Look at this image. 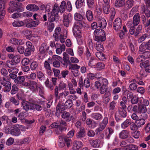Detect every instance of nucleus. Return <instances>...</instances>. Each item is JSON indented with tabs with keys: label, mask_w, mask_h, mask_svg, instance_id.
Wrapping results in <instances>:
<instances>
[{
	"label": "nucleus",
	"mask_w": 150,
	"mask_h": 150,
	"mask_svg": "<svg viewBox=\"0 0 150 150\" xmlns=\"http://www.w3.org/2000/svg\"><path fill=\"white\" fill-rule=\"evenodd\" d=\"M134 2L132 0H128L125 4V6L127 9L131 8L133 6Z\"/></svg>",
	"instance_id": "35"
},
{
	"label": "nucleus",
	"mask_w": 150,
	"mask_h": 150,
	"mask_svg": "<svg viewBox=\"0 0 150 150\" xmlns=\"http://www.w3.org/2000/svg\"><path fill=\"white\" fill-rule=\"evenodd\" d=\"M0 83L3 85V89L5 92H9L11 89V84L10 82L6 80L5 77L1 78L0 79Z\"/></svg>",
	"instance_id": "3"
},
{
	"label": "nucleus",
	"mask_w": 150,
	"mask_h": 150,
	"mask_svg": "<svg viewBox=\"0 0 150 150\" xmlns=\"http://www.w3.org/2000/svg\"><path fill=\"white\" fill-rule=\"evenodd\" d=\"M59 130L61 131H66L67 129V124L66 122L61 119L59 120Z\"/></svg>",
	"instance_id": "12"
},
{
	"label": "nucleus",
	"mask_w": 150,
	"mask_h": 150,
	"mask_svg": "<svg viewBox=\"0 0 150 150\" xmlns=\"http://www.w3.org/2000/svg\"><path fill=\"white\" fill-rule=\"evenodd\" d=\"M21 104L23 108L25 110L28 111L29 110V103L27 104L25 102H21Z\"/></svg>",
	"instance_id": "55"
},
{
	"label": "nucleus",
	"mask_w": 150,
	"mask_h": 150,
	"mask_svg": "<svg viewBox=\"0 0 150 150\" xmlns=\"http://www.w3.org/2000/svg\"><path fill=\"white\" fill-rule=\"evenodd\" d=\"M9 7L8 8V11L10 13H12L15 11L21 12L23 11L24 9L20 3L12 1L9 3Z\"/></svg>",
	"instance_id": "1"
},
{
	"label": "nucleus",
	"mask_w": 150,
	"mask_h": 150,
	"mask_svg": "<svg viewBox=\"0 0 150 150\" xmlns=\"http://www.w3.org/2000/svg\"><path fill=\"white\" fill-rule=\"evenodd\" d=\"M102 9H103V4H102V5H99L97 6L96 8V12L98 15H100L102 13Z\"/></svg>",
	"instance_id": "39"
},
{
	"label": "nucleus",
	"mask_w": 150,
	"mask_h": 150,
	"mask_svg": "<svg viewBox=\"0 0 150 150\" xmlns=\"http://www.w3.org/2000/svg\"><path fill=\"white\" fill-rule=\"evenodd\" d=\"M44 67L46 69L47 74L50 75L52 73V71L51 69L50 65L48 62L47 61L45 62Z\"/></svg>",
	"instance_id": "16"
},
{
	"label": "nucleus",
	"mask_w": 150,
	"mask_h": 150,
	"mask_svg": "<svg viewBox=\"0 0 150 150\" xmlns=\"http://www.w3.org/2000/svg\"><path fill=\"white\" fill-rule=\"evenodd\" d=\"M72 19V16L70 13L64 14L63 16L62 22L64 25L68 27L69 24L71 22Z\"/></svg>",
	"instance_id": "4"
},
{
	"label": "nucleus",
	"mask_w": 150,
	"mask_h": 150,
	"mask_svg": "<svg viewBox=\"0 0 150 150\" xmlns=\"http://www.w3.org/2000/svg\"><path fill=\"white\" fill-rule=\"evenodd\" d=\"M125 3V0H116L115 2V6L118 8L122 6Z\"/></svg>",
	"instance_id": "21"
},
{
	"label": "nucleus",
	"mask_w": 150,
	"mask_h": 150,
	"mask_svg": "<svg viewBox=\"0 0 150 150\" xmlns=\"http://www.w3.org/2000/svg\"><path fill=\"white\" fill-rule=\"evenodd\" d=\"M25 80V78L24 76H18L14 80V81L18 84H21L24 82Z\"/></svg>",
	"instance_id": "18"
},
{
	"label": "nucleus",
	"mask_w": 150,
	"mask_h": 150,
	"mask_svg": "<svg viewBox=\"0 0 150 150\" xmlns=\"http://www.w3.org/2000/svg\"><path fill=\"white\" fill-rule=\"evenodd\" d=\"M63 60L66 63H67L69 62V55L66 52L63 53Z\"/></svg>",
	"instance_id": "40"
},
{
	"label": "nucleus",
	"mask_w": 150,
	"mask_h": 150,
	"mask_svg": "<svg viewBox=\"0 0 150 150\" xmlns=\"http://www.w3.org/2000/svg\"><path fill=\"white\" fill-rule=\"evenodd\" d=\"M10 132L12 135L16 136H18L21 134L20 129L16 126L11 127Z\"/></svg>",
	"instance_id": "7"
},
{
	"label": "nucleus",
	"mask_w": 150,
	"mask_h": 150,
	"mask_svg": "<svg viewBox=\"0 0 150 150\" xmlns=\"http://www.w3.org/2000/svg\"><path fill=\"white\" fill-rule=\"evenodd\" d=\"M140 66L141 68H144L146 71L150 72V65L148 60H146L144 62L141 63Z\"/></svg>",
	"instance_id": "8"
},
{
	"label": "nucleus",
	"mask_w": 150,
	"mask_h": 150,
	"mask_svg": "<svg viewBox=\"0 0 150 150\" xmlns=\"http://www.w3.org/2000/svg\"><path fill=\"white\" fill-rule=\"evenodd\" d=\"M39 63L36 61L32 62L30 65V69L31 70H36L38 69Z\"/></svg>",
	"instance_id": "22"
},
{
	"label": "nucleus",
	"mask_w": 150,
	"mask_h": 150,
	"mask_svg": "<svg viewBox=\"0 0 150 150\" xmlns=\"http://www.w3.org/2000/svg\"><path fill=\"white\" fill-rule=\"evenodd\" d=\"M65 108L63 106L61 105L60 103H58L56 107V110L57 112L62 113V111L65 110Z\"/></svg>",
	"instance_id": "29"
},
{
	"label": "nucleus",
	"mask_w": 150,
	"mask_h": 150,
	"mask_svg": "<svg viewBox=\"0 0 150 150\" xmlns=\"http://www.w3.org/2000/svg\"><path fill=\"white\" fill-rule=\"evenodd\" d=\"M99 141L98 140H95L92 141L91 142V145L94 147H97L99 146Z\"/></svg>",
	"instance_id": "45"
},
{
	"label": "nucleus",
	"mask_w": 150,
	"mask_h": 150,
	"mask_svg": "<svg viewBox=\"0 0 150 150\" xmlns=\"http://www.w3.org/2000/svg\"><path fill=\"white\" fill-rule=\"evenodd\" d=\"M66 8V3L65 1H62L59 6V13H62L64 12Z\"/></svg>",
	"instance_id": "19"
},
{
	"label": "nucleus",
	"mask_w": 150,
	"mask_h": 150,
	"mask_svg": "<svg viewBox=\"0 0 150 150\" xmlns=\"http://www.w3.org/2000/svg\"><path fill=\"white\" fill-rule=\"evenodd\" d=\"M39 85L35 81H30L29 89L33 92L38 91Z\"/></svg>",
	"instance_id": "6"
},
{
	"label": "nucleus",
	"mask_w": 150,
	"mask_h": 150,
	"mask_svg": "<svg viewBox=\"0 0 150 150\" xmlns=\"http://www.w3.org/2000/svg\"><path fill=\"white\" fill-rule=\"evenodd\" d=\"M121 19L119 18H116L114 21L113 23V28L116 31H118L121 29Z\"/></svg>",
	"instance_id": "5"
},
{
	"label": "nucleus",
	"mask_w": 150,
	"mask_h": 150,
	"mask_svg": "<svg viewBox=\"0 0 150 150\" xmlns=\"http://www.w3.org/2000/svg\"><path fill=\"white\" fill-rule=\"evenodd\" d=\"M37 75L38 78L40 80H42L45 79V76L42 71H38L37 73Z\"/></svg>",
	"instance_id": "32"
},
{
	"label": "nucleus",
	"mask_w": 150,
	"mask_h": 150,
	"mask_svg": "<svg viewBox=\"0 0 150 150\" xmlns=\"http://www.w3.org/2000/svg\"><path fill=\"white\" fill-rule=\"evenodd\" d=\"M5 2L4 0H0V11H5Z\"/></svg>",
	"instance_id": "43"
},
{
	"label": "nucleus",
	"mask_w": 150,
	"mask_h": 150,
	"mask_svg": "<svg viewBox=\"0 0 150 150\" xmlns=\"http://www.w3.org/2000/svg\"><path fill=\"white\" fill-rule=\"evenodd\" d=\"M82 143L80 141H74L73 149L74 150H78L82 147Z\"/></svg>",
	"instance_id": "17"
},
{
	"label": "nucleus",
	"mask_w": 150,
	"mask_h": 150,
	"mask_svg": "<svg viewBox=\"0 0 150 150\" xmlns=\"http://www.w3.org/2000/svg\"><path fill=\"white\" fill-rule=\"evenodd\" d=\"M13 65L14 64L12 61L8 60L4 64L3 67H5L7 66V67L11 68L13 66Z\"/></svg>",
	"instance_id": "37"
},
{
	"label": "nucleus",
	"mask_w": 150,
	"mask_h": 150,
	"mask_svg": "<svg viewBox=\"0 0 150 150\" xmlns=\"http://www.w3.org/2000/svg\"><path fill=\"white\" fill-rule=\"evenodd\" d=\"M84 19L79 21L78 22V24L81 27H87L88 26V24L85 22Z\"/></svg>",
	"instance_id": "50"
},
{
	"label": "nucleus",
	"mask_w": 150,
	"mask_h": 150,
	"mask_svg": "<svg viewBox=\"0 0 150 150\" xmlns=\"http://www.w3.org/2000/svg\"><path fill=\"white\" fill-rule=\"evenodd\" d=\"M92 117L93 119L96 120L100 119L102 117L101 115L100 114L98 113H93L92 114Z\"/></svg>",
	"instance_id": "46"
},
{
	"label": "nucleus",
	"mask_w": 150,
	"mask_h": 150,
	"mask_svg": "<svg viewBox=\"0 0 150 150\" xmlns=\"http://www.w3.org/2000/svg\"><path fill=\"white\" fill-rule=\"evenodd\" d=\"M75 19L77 21H79L83 19V18L82 16L79 13H76L74 15Z\"/></svg>",
	"instance_id": "38"
},
{
	"label": "nucleus",
	"mask_w": 150,
	"mask_h": 150,
	"mask_svg": "<svg viewBox=\"0 0 150 150\" xmlns=\"http://www.w3.org/2000/svg\"><path fill=\"white\" fill-rule=\"evenodd\" d=\"M8 71L10 73L16 75L18 72V69L16 68H11L8 69Z\"/></svg>",
	"instance_id": "56"
},
{
	"label": "nucleus",
	"mask_w": 150,
	"mask_h": 150,
	"mask_svg": "<svg viewBox=\"0 0 150 150\" xmlns=\"http://www.w3.org/2000/svg\"><path fill=\"white\" fill-rule=\"evenodd\" d=\"M133 21L135 26H137L138 24L140 22V16L139 13H137L134 16Z\"/></svg>",
	"instance_id": "20"
},
{
	"label": "nucleus",
	"mask_w": 150,
	"mask_h": 150,
	"mask_svg": "<svg viewBox=\"0 0 150 150\" xmlns=\"http://www.w3.org/2000/svg\"><path fill=\"white\" fill-rule=\"evenodd\" d=\"M108 82L106 79L104 78V92L105 94L104 95L105 97V103L109 101L110 98L111 96V88L110 87H108Z\"/></svg>",
	"instance_id": "2"
},
{
	"label": "nucleus",
	"mask_w": 150,
	"mask_h": 150,
	"mask_svg": "<svg viewBox=\"0 0 150 150\" xmlns=\"http://www.w3.org/2000/svg\"><path fill=\"white\" fill-rule=\"evenodd\" d=\"M128 134L129 132L127 131L123 130L120 133L119 137L122 139H125L128 137Z\"/></svg>",
	"instance_id": "24"
},
{
	"label": "nucleus",
	"mask_w": 150,
	"mask_h": 150,
	"mask_svg": "<svg viewBox=\"0 0 150 150\" xmlns=\"http://www.w3.org/2000/svg\"><path fill=\"white\" fill-rule=\"evenodd\" d=\"M85 135V129L82 127L80 128L79 131L76 134V137L77 139H81L84 137Z\"/></svg>",
	"instance_id": "14"
},
{
	"label": "nucleus",
	"mask_w": 150,
	"mask_h": 150,
	"mask_svg": "<svg viewBox=\"0 0 150 150\" xmlns=\"http://www.w3.org/2000/svg\"><path fill=\"white\" fill-rule=\"evenodd\" d=\"M49 47L47 46V44L43 43L40 47L39 51L41 53L43 54L47 52L49 50Z\"/></svg>",
	"instance_id": "15"
},
{
	"label": "nucleus",
	"mask_w": 150,
	"mask_h": 150,
	"mask_svg": "<svg viewBox=\"0 0 150 150\" xmlns=\"http://www.w3.org/2000/svg\"><path fill=\"white\" fill-rule=\"evenodd\" d=\"M26 9L32 11H36L39 9V7L35 4H29L26 7Z\"/></svg>",
	"instance_id": "11"
},
{
	"label": "nucleus",
	"mask_w": 150,
	"mask_h": 150,
	"mask_svg": "<svg viewBox=\"0 0 150 150\" xmlns=\"http://www.w3.org/2000/svg\"><path fill=\"white\" fill-rule=\"evenodd\" d=\"M45 84L46 87L51 91L53 89V87L52 84L49 82L48 79L47 78L45 82Z\"/></svg>",
	"instance_id": "41"
},
{
	"label": "nucleus",
	"mask_w": 150,
	"mask_h": 150,
	"mask_svg": "<svg viewBox=\"0 0 150 150\" xmlns=\"http://www.w3.org/2000/svg\"><path fill=\"white\" fill-rule=\"evenodd\" d=\"M13 25L15 27H20L24 25V22L21 21H17L14 22L12 23Z\"/></svg>",
	"instance_id": "34"
},
{
	"label": "nucleus",
	"mask_w": 150,
	"mask_h": 150,
	"mask_svg": "<svg viewBox=\"0 0 150 150\" xmlns=\"http://www.w3.org/2000/svg\"><path fill=\"white\" fill-rule=\"evenodd\" d=\"M32 50V49H31L30 47L26 48L25 50V51L24 52L25 55L26 56H28L30 55L31 54V52Z\"/></svg>",
	"instance_id": "61"
},
{
	"label": "nucleus",
	"mask_w": 150,
	"mask_h": 150,
	"mask_svg": "<svg viewBox=\"0 0 150 150\" xmlns=\"http://www.w3.org/2000/svg\"><path fill=\"white\" fill-rule=\"evenodd\" d=\"M26 25V26L28 28H32L38 25L40 23L38 21H33L30 19H28Z\"/></svg>",
	"instance_id": "10"
},
{
	"label": "nucleus",
	"mask_w": 150,
	"mask_h": 150,
	"mask_svg": "<svg viewBox=\"0 0 150 150\" xmlns=\"http://www.w3.org/2000/svg\"><path fill=\"white\" fill-rule=\"evenodd\" d=\"M0 119L3 122H4V123L6 122V123H8L10 121L8 117L5 115L2 116L0 118Z\"/></svg>",
	"instance_id": "57"
},
{
	"label": "nucleus",
	"mask_w": 150,
	"mask_h": 150,
	"mask_svg": "<svg viewBox=\"0 0 150 150\" xmlns=\"http://www.w3.org/2000/svg\"><path fill=\"white\" fill-rule=\"evenodd\" d=\"M110 9V5L109 4H105L104 7V12L106 14H108L109 13Z\"/></svg>",
	"instance_id": "63"
},
{
	"label": "nucleus",
	"mask_w": 150,
	"mask_h": 150,
	"mask_svg": "<svg viewBox=\"0 0 150 150\" xmlns=\"http://www.w3.org/2000/svg\"><path fill=\"white\" fill-rule=\"evenodd\" d=\"M11 43L15 45H19L21 44V41L20 40H17L15 38H11L10 40Z\"/></svg>",
	"instance_id": "33"
},
{
	"label": "nucleus",
	"mask_w": 150,
	"mask_h": 150,
	"mask_svg": "<svg viewBox=\"0 0 150 150\" xmlns=\"http://www.w3.org/2000/svg\"><path fill=\"white\" fill-rule=\"evenodd\" d=\"M147 111L146 108L144 105H139L138 107V112L142 113H145Z\"/></svg>",
	"instance_id": "27"
},
{
	"label": "nucleus",
	"mask_w": 150,
	"mask_h": 150,
	"mask_svg": "<svg viewBox=\"0 0 150 150\" xmlns=\"http://www.w3.org/2000/svg\"><path fill=\"white\" fill-rule=\"evenodd\" d=\"M86 17L88 21H91L93 20V16L92 12L89 10L87 11L86 14Z\"/></svg>",
	"instance_id": "25"
},
{
	"label": "nucleus",
	"mask_w": 150,
	"mask_h": 150,
	"mask_svg": "<svg viewBox=\"0 0 150 150\" xmlns=\"http://www.w3.org/2000/svg\"><path fill=\"white\" fill-rule=\"evenodd\" d=\"M131 101L133 104H137L138 101V98L136 95H134L131 99Z\"/></svg>",
	"instance_id": "54"
},
{
	"label": "nucleus",
	"mask_w": 150,
	"mask_h": 150,
	"mask_svg": "<svg viewBox=\"0 0 150 150\" xmlns=\"http://www.w3.org/2000/svg\"><path fill=\"white\" fill-rule=\"evenodd\" d=\"M59 6L57 4H55L53 6V8L52 9V13H59Z\"/></svg>",
	"instance_id": "44"
},
{
	"label": "nucleus",
	"mask_w": 150,
	"mask_h": 150,
	"mask_svg": "<svg viewBox=\"0 0 150 150\" xmlns=\"http://www.w3.org/2000/svg\"><path fill=\"white\" fill-rule=\"evenodd\" d=\"M125 109H121L120 108L119 109V113L120 116L122 117H125L127 115V113Z\"/></svg>",
	"instance_id": "26"
},
{
	"label": "nucleus",
	"mask_w": 150,
	"mask_h": 150,
	"mask_svg": "<svg viewBox=\"0 0 150 150\" xmlns=\"http://www.w3.org/2000/svg\"><path fill=\"white\" fill-rule=\"evenodd\" d=\"M150 38V35H148L147 34H145L143 35L140 38H139L138 41L140 42H141L144 41L146 38Z\"/></svg>",
	"instance_id": "52"
},
{
	"label": "nucleus",
	"mask_w": 150,
	"mask_h": 150,
	"mask_svg": "<svg viewBox=\"0 0 150 150\" xmlns=\"http://www.w3.org/2000/svg\"><path fill=\"white\" fill-rule=\"evenodd\" d=\"M113 132V130L111 128H108L106 130L105 134L106 136L107 139H108L109 138L110 135Z\"/></svg>",
	"instance_id": "36"
},
{
	"label": "nucleus",
	"mask_w": 150,
	"mask_h": 150,
	"mask_svg": "<svg viewBox=\"0 0 150 150\" xmlns=\"http://www.w3.org/2000/svg\"><path fill=\"white\" fill-rule=\"evenodd\" d=\"M59 16L58 13H51V14L49 18L48 21L49 22H52L54 21L57 22L59 20Z\"/></svg>",
	"instance_id": "9"
},
{
	"label": "nucleus",
	"mask_w": 150,
	"mask_h": 150,
	"mask_svg": "<svg viewBox=\"0 0 150 150\" xmlns=\"http://www.w3.org/2000/svg\"><path fill=\"white\" fill-rule=\"evenodd\" d=\"M127 149L129 150H137L138 149L137 146L134 144H130L127 146Z\"/></svg>",
	"instance_id": "51"
},
{
	"label": "nucleus",
	"mask_w": 150,
	"mask_h": 150,
	"mask_svg": "<svg viewBox=\"0 0 150 150\" xmlns=\"http://www.w3.org/2000/svg\"><path fill=\"white\" fill-rule=\"evenodd\" d=\"M95 33L97 35H103V30L101 28L97 29L95 30Z\"/></svg>",
	"instance_id": "60"
},
{
	"label": "nucleus",
	"mask_w": 150,
	"mask_h": 150,
	"mask_svg": "<svg viewBox=\"0 0 150 150\" xmlns=\"http://www.w3.org/2000/svg\"><path fill=\"white\" fill-rule=\"evenodd\" d=\"M90 85V81L89 79L86 78L84 81V86L86 88H89Z\"/></svg>",
	"instance_id": "49"
},
{
	"label": "nucleus",
	"mask_w": 150,
	"mask_h": 150,
	"mask_svg": "<svg viewBox=\"0 0 150 150\" xmlns=\"http://www.w3.org/2000/svg\"><path fill=\"white\" fill-rule=\"evenodd\" d=\"M145 123V121L144 118L138 119L135 121V123L138 127H141Z\"/></svg>",
	"instance_id": "23"
},
{
	"label": "nucleus",
	"mask_w": 150,
	"mask_h": 150,
	"mask_svg": "<svg viewBox=\"0 0 150 150\" xmlns=\"http://www.w3.org/2000/svg\"><path fill=\"white\" fill-rule=\"evenodd\" d=\"M73 102L72 100L70 99L67 100L64 104V106L66 108L69 109L72 106Z\"/></svg>",
	"instance_id": "28"
},
{
	"label": "nucleus",
	"mask_w": 150,
	"mask_h": 150,
	"mask_svg": "<svg viewBox=\"0 0 150 150\" xmlns=\"http://www.w3.org/2000/svg\"><path fill=\"white\" fill-rule=\"evenodd\" d=\"M18 52L20 54H23L24 52V48L21 45L18 46L17 48Z\"/></svg>",
	"instance_id": "58"
},
{
	"label": "nucleus",
	"mask_w": 150,
	"mask_h": 150,
	"mask_svg": "<svg viewBox=\"0 0 150 150\" xmlns=\"http://www.w3.org/2000/svg\"><path fill=\"white\" fill-rule=\"evenodd\" d=\"M131 121L130 119H127L121 124V127L125 129L128 127L130 124Z\"/></svg>",
	"instance_id": "31"
},
{
	"label": "nucleus",
	"mask_w": 150,
	"mask_h": 150,
	"mask_svg": "<svg viewBox=\"0 0 150 150\" xmlns=\"http://www.w3.org/2000/svg\"><path fill=\"white\" fill-rule=\"evenodd\" d=\"M80 68V66L76 64H71L69 68L71 70H75L79 69Z\"/></svg>",
	"instance_id": "48"
},
{
	"label": "nucleus",
	"mask_w": 150,
	"mask_h": 150,
	"mask_svg": "<svg viewBox=\"0 0 150 150\" xmlns=\"http://www.w3.org/2000/svg\"><path fill=\"white\" fill-rule=\"evenodd\" d=\"M121 67L127 71H129L130 69V67L127 62H123L122 63Z\"/></svg>",
	"instance_id": "64"
},
{
	"label": "nucleus",
	"mask_w": 150,
	"mask_h": 150,
	"mask_svg": "<svg viewBox=\"0 0 150 150\" xmlns=\"http://www.w3.org/2000/svg\"><path fill=\"white\" fill-rule=\"evenodd\" d=\"M97 57L100 60H103V54L102 52H98L96 53Z\"/></svg>",
	"instance_id": "59"
},
{
	"label": "nucleus",
	"mask_w": 150,
	"mask_h": 150,
	"mask_svg": "<svg viewBox=\"0 0 150 150\" xmlns=\"http://www.w3.org/2000/svg\"><path fill=\"white\" fill-rule=\"evenodd\" d=\"M67 38V32L66 34L62 35H60L59 36V40L62 43H64L65 42V40Z\"/></svg>",
	"instance_id": "62"
},
{
	"label": "nucleus",
	"mask_w": 150,
	"mask_h": 150,
	"mask_svg": "<svg viewBox=\"0 0 150 150\" xmlns=\"http://www.w3.org/2000/svg\"><path fill=\"white\" fill-rule=\"evenodd\" d=\"M18 88L16 85H14L12 86V89L11 91V93L14 94L16 93L18 91Z\"/></svg>",
	"instance_id": "53"
},
{
	"label": "nucleus",
	"mask_w": 150,
	"mask_h": 150,
	"mask_svg": "<svg viewBox=\"0 0 150 150\" xmlns=\"http://www.w3.org/2000/svg\"><path fill=\"white\" fill-rule=\"evenodd\" d=\"M62 117L66 119L67 121L69 122L71 120L72 116L71 115L70 113L67 111H64L61 115Z\"/></svg>",
	"instance_id": "13"
},
{
	"label": "nucleus",
	"mask_w": 150,
	"mask_h": 150,
	"mask_svg": "<svg viewBox=\"0 0 150 150\" xmlns=\"http://www.w3.org/2000/svg\"><path fill=\"white\" fill-rule=\"evenodd\" d=\"M64 139L67 146L68 147H69L70 144L71 143V139L69 137H64Z\"/></svg>",
	"instance_id": "42"
},
{
	"label": "nucleus",
	"mask_w": 150,
	"mask_h": 150,
	"mask_svg": "<svg viewBox=\"0 0 150 150\" xmlns=\"http://www.w3.org/2000/svg\"><path fill=\"white\" fill-rule=\"evenodd\" d=\"M84 3V0H77L75 4L77 8H79L81 7Z\"/></svg>",
	"instance_id": "30"
},
{
	"label": "nucleus",
	"mask_w": 150,
	"mask_h": 150,
	"mask_svg": "<svg viewBox=\"0 0 150 150\" xmlns=\"http://www.w3.org/2000/svg\"><path fill=\"white\" fill-rule=\"evenodd\" d=\"M69 94V92L67 91H65L63 92L60 93L58 96V99L62 98L63 96L64 97H66Z\"/></svg>",
	"instance_id": "47"
}]
</instances>
